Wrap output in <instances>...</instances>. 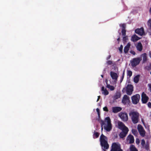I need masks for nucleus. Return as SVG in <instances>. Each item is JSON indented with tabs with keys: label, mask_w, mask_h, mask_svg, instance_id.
I'll use <instances>...</instances> for the list:
<instances>
[{
	"label": "nucleus",
	"mask_w": 151,
	"mask_h": 151,
	"mask_svg": "<svg viewBox=\"0 0 151 151\" xmlns=\"http://www.w3.org/2000/svg\"><path fill=\"white\" fill-rule=\"evenodd\" d=\"M107 139V137L102 134L100 137V142L102 149L104 151H106V150L108 149L109 147Z\"/></svg>",
	"instance_id": "1"
},
{
	"label": "nucleus",
	"mask_w": 151,
	"mask_h": 151,
	"mask_svg": "<svg viewBox=\"0 0 151 151\" xmlns=\"http://www.w3.org/2000/svg\"><path fill=\"white\" fill-rule=\"evenodd\" d=\"M129 115L133 124H136L138 122L139 120V114L138 112L131 111L129 113Z\"/></svg>",
	"instance_id": "2"
},
{
	"label": "nucleus",
	"mask_w": 151,
	"mask_h": 151,
	"mask_svg": "<svg viewBox=\"0 0 151 151\" xmlns=\"http://www.w3.org/2000/svg\"><path fill=\"white\" fill-rule=\"evenodd\" d=\"M126 91L127 94L129 95H131L133 91V87L132 84H128L126 88H124L122 90L123 92H124Z\"/></svg>",
	"instance_id": "3"
},
{
	"label": "nucleus",
	"mask_w": 151,
	"mask_h": 151,
	"mask_svg": "<svg viewBox=\"0 0 151 151\" xmlns=\"http://www.w3.org/2000/svg\"><path fill=\"white\" fill-rule=\"evenodd\" d=\"M110 151H123L121 149V145L118 142H114L112 144Z\"/></svg>",
	"instance_id": "4"
},
{
	"label": "nucleus",
	"mask_w": 151,
	"mask_h": 151,
	"mask_svg": "<svg viewBox=\"0 0 151 151\" xmlns=\"http://www.w3.org/2000/svg\"><path fill=\"white\" fill-rule=\"evenodd\" d=\"M106 119L107 121V124L106 126H104V128L107 132H109L112 129V125L111 122V120L109 117H106Z\"/></svg>",
	"instance_id": "5"
},
{
	"label": "nucleus",
	"mask_w": 151,
	"mask_h": 151,
	"mask_svg": "<svg viewBox=\"0 0 151 151\" xmlns=\"http://www.w3.org/2000/svg\"><path fill=\"white\" fill-rule=\"evenodd\" d=\"M119 116L122 120L124 122H127L128 120V115L124 112H121L119 113Z\"/></svg>",
	"instance_id": "6"
},
{
	"label": "nucleus",
	"mask_w": 151,
	"mask_h": 151,
	"mask_svg": "<svg viewBox=\"0 0 151 151\" xmlns=\"http://www.w3.org/2000/svg\"><path fill=\"white\" fill-rule=\"evenodd\" d=\"M140 99V96L138 94H136L131 97L132 103L134 104H137L139 101Z\"/></svg>",
	"instance_id": "7"
},
{
	"label": "nucleus",
	"mask_w": 151,
	"mask_h": 151,
	"mask_svg": "<svg viewBox=\"0 0 151 151\" xmlns=\"http://www.w3.org/2000/svg\"><path fill=\"white\" fill-rule=\"evenodd\" d=\"M142 59L140 58H135L133 59L131 61L132 65L133 67H135L138 65Z\"/></svg>",
	"instance_id": "8"
},
{
	"label": "nucleus",
	"mask_w": 151,
	"mask_h": 151,
	"mask_svg": "<svg viewBox=\"0 0 151 151\" xmlns=\"http://www.w3.org/2000/svg\"><path fill=\"white\" fill-rule=\"evenodd\" d=\"M122 131L120 133L119 136L121 138H124L127 135L129 131L128 128H126L122 130Z\"/></svg>",
	"instance_id": "9"
},
{
	"label": "nucleus",
	"mask_w": 151,
	"mask_h": 151,
	"mask_svg": "<svg viewBox=\"0 0 151 151\" xmlns=\"http://www.w3.org/2000/svg\"><path fill=\"white\" fill-rule=\"evenodd\" d=\"M141 100L143 104H146L148 101L149 98L144 92L142 94Z\"/></svg>",
	"instance_id": "10"
},
{
	"label": "nucleus",
	"mask_w": 151,
	"mask_h": 151,
	"mask_svg": "<svg viewBox=\"0 0 151 151\" xmlns=\"http://www.w3.org/2000/svg\"><path fill=\"white\" fill-rule=\"evenodd\" d=\"M110 76L113 80H114L115 81H116L117 80V78L118 76L117 74L113 71H111L110 73Z\"/></svg>",
	"instance_id": "11"
},
{
	"label": "nucleus",
	"mask_w": 151,
	"mask_h": 151,
	"mask_svg": "<svg viewBox=\"0 0 151 151\" xmlns=\"http://www.w3.org/2000/svg\"><path fill=\"white\" fill-rule=\"evenodd\" d=\"M118 124V127L119 129L123 130L125 128H128L123 123L120 121H118L117 122Z\"/></svg>",
	"instance_id": "12"
},
{
	"label": "nucleus",
	"mask_w": 151,
	"mask_h": 151,
	"mask_svg": "<svg viewBox=\"0 0 151 151\" xmlns=\"http://www.w3.org/2000/svg\"><path fill=\"white\" fill-rule=\"evenodd\" d=\"M120 26L122 28V35L123 36L126 35V31L125 29L126 25L124 23L120 25Z\"/></svg>",
	"instance_id": "13"
},
{
	"label": "nucleus",
	"mask_w": 151,
	"mask_h": 151,
	"mask_svg": "<svg viewBox=\"0 0 151 151\" xmlns=\"http://www.w3.org/2000/svg\"><path fill=\"white\" fill-rule=\"evenodd\" d=\"M122 109V108L120 107L114 106L112 108V112L114 113H116L120 111Z\"/></svg>",
	"instance_id": "14"
},
{
	"label": "nucleus",
	"mask_w": 151,
	"mask_h": 151,
	"mask_svg": "<svg viewBox=\"0 0 151 151\" xmlns=\"http://www.w3.org/2000/svg\"><path fill=\"white\" fill-rule=\"evenodd\" d=\"M144 30L143 28H138L135 30V32L139 35H142L144 33Z\"/></svg>",
	"instance_id": "15"
},
{
	"label": "nucleus",
	"mask_w": 151,
	"mask_h": 151,
	"mask_svg": "<svg viewBox=\"0 0 151 151\" xmlns=\"http://www.w3.org/2000/svg\"><path fill=\"white\" fill-rule=\"evenodd\" d=\"M129 100V97L126 95H124L122 99V102L124 104H126Z\"/></svg>",
	"instance_id": "16"
},
{
	"label": "nucleus",
	"mask_w": 151,
	"mask_h": 151,
	"mask_svg": "<svg viewBox=\"0 0 151 151\" xmlns=\"http://www.w3.org/2000/svg\"><path fill=\"white\" fill-rule=\"evenodd\" d=\"M127 139L129 140L130 144L133 143L134 142V139L133 136L131 134H129L127 137Z\"/></svg>",
	"instance_id": "17"
},
{
	"label": "nucleus",
	"mask_w": 151,
	"mask_h": 151,
	"mask_svg": "<svg viewBox=\"0 0 151 151\" xmlns=\"http://www.w3.org/2000/svg\"><path fill=\"white\" fill-rule=\"evenodd\" d=\"M142 46L141 42H139L136 46L137 50L139 51L140 52L142 50Z\"/></svg>",
	"instance_id": "18"
},
{
	"label": "nucleus",
	"mask_w": 151,
	"mask_h": 151,
	"mask_svg": "<svg viewBox=\"0 0 151 151\" xmlns=\"http://www.w3.org/2000/svg\"><path fill=\"white\" fill-rule=\"evenodd\" d=\"M141 56L143 57L142 63H145L146 62L147 60V55L146 53L142 54L141 55Z\"/></svg>",
	"instance_id": "19"
},
{
	"label": "nucleus",
	"mask_w": 151,
	"mask_h": 151,
	"mask_svg": "<svg viewBox=\"0 0 151 151\" xmlns=\"http://www.w3.org/2000/svg\"><path fill=\"white\" fill-rule=\"evenodd\" d=\"M139 39V37L136 35L132 36L131 37V40L134 42H136Z\"/></svg>",
	"instance_id": "20"
},
{
	"label": "nucleus",
	"mask_w": 151,
	"mask_h": 151,
	"mask_svg": "<svg viewBox=\"0 0 151 151\" xmlns=\"http://www.w3.org/2000/svg\"><path fill=\"white\" fill-rule=\"evenodd\" d=\"M130 44L129 43H128L127 45L124 47V52L125 53H127L128 52L130 47Z\"/></svg>",
	"instance_id": "21"
},
{
	"label": "nucleus",
	"mask_w": 151,
	"mask_h": 151,
	"mask_svg": "<svg viewBox=\"0 0 151 151\" xmlns=\"http://www.w3.org/2000/svg\"><path fill=\"white\" fill-rule=\"evenodd\" d=\"M101 91H103L102 93L105 95H107L109 93V92L108 91L106 88H104V86L102 87Z\"/></svg>",
	"instance_id": "22"
},
{
	"label": "nucleus",
	"mask_w": 151,
	"mask_h": 151,
	"mask_svg": "<svg viewBox=\"0 0 151 151\" xmlns=\"http://www.w3.org/2000/svg\"><path fill=\"white\" fill-rule=\"evenodd\" d=\"M121 96V94L120 92H116L113 97L114 100L120 98Z\"/></svg>",
	"instance_id": "23"
},
{
	"label": "nucleus",
	"mask_w": 151,
	"mask_h": 151,
	"mask_svg": "<svg viewBox=\"0 0 151 151\" xmlns=\"http://www.w3.org/2000/svg\"><path fill=\"white\" fill-rule=\"evenodd\" d=\"M130 151H138L135 147L133 145H131L129 148Z\"/></svg>",
	"instance_id": "24"
},
{
	"label": "nucleus",
	"mask_w": 151,
	"mask_h": 151,
	"mask_svg": "<svg viewBox=\"0 0 151 151\" xmlns=\"http://www.w3.org/2000/svg\"><path fill=\"white\" fill-rule=\"evenodd\" d=\"M140 75H138L137 76H136L134 78V81L136 83H137L139 80V77Z\"/></svg>",
	"instance_id": "25"
},
{
	"label": "nucleus",
	"mask_w": 151,
	"mask_h": 151,
	"mask_svg": "<svg viewBox=\"0 0 151 151\" xmlns=\"http://www.w3.org/2000/svg\"><path fill=\"white\" fill-rule=\"evenodd\" d=\"M106 87L111 91L114 90L115 89V88L114 86H111L110 84H107Z\"/></svg>",
	"instance_id": "26"
},
{
	"label": "nucleus",
	"mask_w": 151,
	"mask_h": 151,
	"mask_svg": "<svg viewBox=\"0 0 151 151\" xmlns=\"http://www.w3.org/2000/svg\"><path fill=\"white\" fill-rule=\"evenodd\" d=\"M140 135L142 137L145 136V132L144 129L139 132Z\"/></svg>",
	"instance_id": "27"
},
{
	"label": "nucleus",
	"mask_w": 151,
	"mask_h": 151,
	"mask_svg": "<svg viewBox=\"0 0 151 151\" xmlns=\"http://www.w3.org/2000/svg\"><path fill=\"white\" fill-rule=\"evenodd\" d=\"M99 134L98 132L95 131L93 135V137L94 138H97L99 137Z\"/></svg>",
	"instance_id": "28"
},
{
	"label": "nucleus",
	"mask_w": 151,
	"mask_h": 151,
	"mask_svg": "<svg viewBox=\"0 0 151 151\" xmlns=\"http://www.w3.org/2000/svg\"><path fill=\"white\" fill-rule=\"evenodd\" d=\"M132 133L135 136H137L138 134V132L137 130L132 129Z\"/></svg>",
	"instance_id": "29"
},
{
	"label": "nucleus",
	"mask_w": 151,
	"mask_h": 151,
	"mask_svg": "<svg viewBox=\"0 0 151 151\" xmlns=\"http://www.w3.org/2000/svg\"><path fill=\"white\" fill-rule=\"evenodd\" d=\"M137 129L139 132L144 129L142 126L140 124L137 125Z\"/></svg>",
	"instance_id": "30"
},
{
	"label": "nucleus",
	"mask_w": 151,
	"mask_h": 151,
	"mask_svg": "<svg viewBox=\"0 0 151 151\" xmlns=\"http://www.w3.org/2000/svg\"><path fill=\"white\" fill-rule=\"evenodd\" d=\"M128 40V36H123V41L124 43L126 42H127Z\"/></svg>",
	"instance_id": "31"
},
{
	"label": "nucleus",
	"mask_w": 151,
	"mask_h": 151,
	"mask_svg": "<svg viewBox=\"0 0 151 151\" xmlns=\"http://www.w3.org/2000/svg\"><path fill=\"white\" fill-rule=\"evenodd\" d=\"M127 76H129V78L132 75V72L131 71L129 70L127 71Z\"/></svg>",
	"instance_id": "32"
},
{
	"label": "nucleus",
	"mask_w": 151,
	"mask_h": 151,
	"mask_svg": "<svg viewBox=\"0 0 151 151\" xmlns=\"http://www.w3.org/2000/svg\"><path fill=\"white\" fill-rule=\"evenodd\" d=\"M147 24L148 28L150 29L151 28V19H150L148 21Z\"/></svg>",
	"instance_id": "33"
},
{
	"label": "nucleus",
	"mask_w": 151,
	"mask_h": 151,
	"mask_svg": "<svg viewBox=\"0 0 151 151\" xmlns=\"http://www.w3.org/2000/svg\"><path fill=\"white\" fill-rule=\"evenodd\" d=\"M125 70H124L123 71L122 75V76L121 78L120 79V82H122V81L124 79V74H125Z\"/></svg>",
	"instance_id": "34"
},
{
	"label": "nucleus",
	"mask_w": 151,
	"mask_h": 151,
	"mask_svg": "<svg viewBox=\"0 0 151 151\" xmlns=\"http://www.w3.org/2000/svg\"><path fill=\"white\" fill-rule=\"evenodd\" d=\"M144 147L145 149L147 150H148L149 149V145L148 143H147L145 145L144 147Z\"/></svg>",
	"instance_id": "35"
},
{
	"label": "nucleus",
	"mask_w": 151,
	"mask_h": 151,
	"mask_svg": "<svg viewBox=\"0 0 151 151\" xmlns=\"http://www.w3.org/2000/svg\"><path fill=\"white\" fill-rule=\"evenodd\" d=\"M141 145L142 147H144L145 144V141L144 139H142L141 141Z\"/></svg>",
	"instance_id": "36"
},
{
	"label": "nucleus",
	"mask_w": 151,
	"mask_h": 151,
	"mask_svg": "<svg viewBox=\"0 0 151 151\" xmlns=\"http://www.w3.org/2000/svg\"><path fill=\"white\" fill-rule=\"evenodd\" d=\"M123 48V46L122 45H121L119 49V51L121 53L122 52Z\"/></svg>",
	"instance_id": "37"
},
{
	"label": "nucleus",
	"mask_w": 151,
	"mask_h": 151,
	"mask_svg": "<svg viewBox=\"0 0 151 151\" xmlns=\"http://www.w3.org/2000/svg\"><path fill=\"white\" fill-rule=\"evenodd\" d=\"M106 63L108 65H111L112 64V62L111 60H108L107 61Z\"/></svg>",
	"instance_id": "38"
},
{
	"label": "nucleus",
	"mask_w": 151,
	"mask_h": 151,
	"mask_svg": "<svg viewBox=\"0 0 151 151\" xmlns=\"http://www.w3.org/2000/svg\"><path fill=\"white\" fill-rule=\"evenodd\" d=\"M104 111L108 112V109L107 107L106 106H105L103 108Z\"/></svg>",
	"instance_id": "39"
},
{
	"label": "nucleus",
	"mask_w": 151,
	"mask_h": 151,
	"mask_svg": "<svg viewBox=\"0 0 151 151\" xmlns=\"http://www.w3.org/2000/svg\"><path fill=\"white\" fill-rule=\"evenodd\" d=\"M147 106H148L149 108H151V103L150 102H149L147 103Z\"/></svg>",
	"instance_id": "40"
},
{
	"label": "nucleus",
	"mask_w": 151,
	"mask_h": 151,
	"mask_svg": "<svg viewBox=\"0 0 151 151\" xmlns=\"http://www.w3.org/2000/svg\"><path fill=\"white\" fill-rule=\"evenodd\" d=\"M101 127H102V126H103V125L105 124V123L104 122L103 120H102L101 122Z\"/></svg>",
	"instance_id": "41"
},
{
	"label": "nucleus",
	"mask_w": 151,
	"mask_h": 151,
	"mask_svg": "<svg viewBox=\"0 0 151 151\" xmlns=\"http://www.w3.org/2000/svg\"><path fill=\"white\" fill-rule=\"evenodd\" d=\"M130 52L133 55H135V52L134 51H131Z\"/></svg>",
	"instance_id": "42"
},
{
	"label": "nucleus",
	"mask_w": 151,
	"mask_h": 151,
	"mask_svg": "<svg viewBox=\"0 0 151 151\" xmlns=\"http://www.w3.org/2000/svg\"><path fill=\"white\" fill-rule=\"evenodd\" d=\"M139 142V139H137L136 140V143L137 144H138Z\"/></svg>",
	"instance_id": "43"
},
{
	"label": "nucleus",
	"mask_w": 151,
	"mask_h": 151,
	"mask_svg": "<svg viewBox=\"0 0 151 151\" xmlns=\"http://www.w3.org/2000/svg\"><path fill=\"white\" fill-rule=\"evenodd\" d=\"M111 55H109L106 58V60H108L109 59H110V58H111Z\"/></svg>",
	"instance_id": "44"
},
{
	"label": "nucleus",
	"mask_w": 151,
	"mask_h": 151,
	"mask_svg": "<svg viewBox=\"0 0 151 151\" xmlns=\"http://www.w3.org/2000/svg\"><path fill=\"white\" fill-rule=\"evenodd\" d=\"M96 111L97 112V113H100V111H99V108H97L96 109Z\"/></svg>",
	"instance_id": "45"
},
{
	"label": "nucleus",
	"mask_w": 151,
	"mask_h": 151,
	"mask_svg": "<svg viewBox=\"0 0 151 151\" xmlns=\"http://www.w3.org/2000/svg\"><path fill=\"white\" fill-rule=\"evenodd\" d=\"M100 96H98V99H97V102L98 101L99 99L100 98Z\"/></svg>",
	"instance_id": "46"
},
{
	"label": "nucleus",
	"mask_w": 151,
	"mask_h": 151,
	"mask_svg": "<svg viewBox=\"0 0 151 151\" xmlns=\"http://www.w3.org/2000/svg\"><path fill=\"white\" fill-rule=\"evenodd\" d=\"M117 40L119 42L120 41V37H119L117 39Z\"/></svg>",
	"instance_id": "47"
},
{
	"label": "nucleus",
	"mask_w": 151,
	"mask_h": 151,
	"mask_svg": "<svg viewBox=\"0 0 151 151\" xmlns=\"http://www.w3.org/2000/svg\"><path fill=\"white\" fill-rule=\"evenodd\" d=\"M98 114L99 117V118L100 117V113H98Z\"/></svg>",
	"instance_id": "48"
},
{
	"label": "nucleus",
	"mask_w": 151,
	"mask_h": 151,
	"mask_svg": "<svg viewBox=\"0 0 151 151\" xmlns=\"http://www.w3.org/2000/svg\"><path fill=\"white\" fill-rule=\"evenodd\" d=\"M149 12L150 13V14H151V7L150 8V9L149 10Z\"/></svg>",
	"instance_id": "49"
},
{
	"label": "nucleus",
	"mask_w": 151,
	"mask_h": 151,
	"mask_svg": "<svg viewBox=\"0 0 151 151\" xmlns=\"http://www.w3.org/2000/svg\"><path fill=\"white\" fill-rule=\"evenodd\" d=\"M150 91L151 92V86H150Z\"/></svg>",
	"instance_id": "50"
},
{
	"label": "nucleus",
	"mask_w": 151,
	"mask_h": 151,
	"mask_svg": "<svg viewBox=\"0 0 151 151\" xmlns=\"http://www.w3.org/2000/svg\"><path fill=\"white\" fill-rule=\"evenodd\" d=\"M103 129V126H102V127H101V129L102 130Z\"/></svg>",
	"instance_id": "51"
},
{
	"label": "nucleus",
	"mask_w": 151,
	"mask_h": 151,
	"mask_svg": "<svg viewBox=\"0 0 151 151\" xmlns=\"http://www.w3.org/2000/svg\"><path fill=\"white\" fill-rule=\"evenodd\" d=\"M101 77H102V78H103V75H101Z\"/></svg>",
	"instance_id": "52"
},
{
	"label": "nucleus",
	"mask_w": 151,
	"mask_h": 151,
	"mask_svg": "<svg viewBox=\"0 0 151 151\" xmlns=\"http://www.w3.org/2000/svg\"><path fill=\"white\" fill-rule=\"evenodd\" d=\"M150 74L151 75V71L150 72Z\"/></svg>",
	"instance_id": "53"
}]
</instances>
